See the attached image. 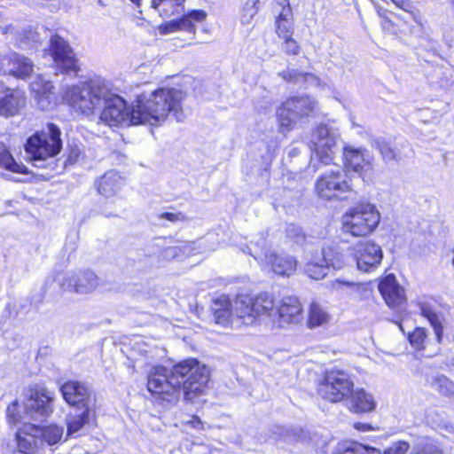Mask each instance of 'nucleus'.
I'll return each instance as SVG.
<instances>
[{"label":"nucleus","instance_id":"f257e3e1","mask_svg":"<svg viewBox=\"0 0 454 454\" xmlns=\"http://www.w3.org/2000/svg\"><path fill=\"white\" fill-rule=\"evenodd\" d=\"M208 380V369L196 359H187L170 370L161 366L153 367L148 375L147 388L168 403L176 402L182 389L184 398L192 401L203 393Z\"/></svg>","mask_w":454,"mask_h":454},{"label":"nucleus","instance_id":"f03ea898","mask_svg":"<svg viewBox=\"0 0 454 454\" xmlns=\"http://www.w3.org/2000/svg\"><path fill=\"white\" fill-rule=\"evenodd\" d=\"M274 298L264 293L257 296L238 294L231 301L222 294L212 300L211 310L215 324L232 328L253 325L262 315H270Z\"/></svg>","mask_w":454,"mask_h":454},{"label":"nucleus","instance_id":"603ef678","mask_svg":"<svg viewBox=\"0 0 454 454\" xmlns=\"http://www.w3.org/2000/svg\"><path fill=\"white\" fill-rule=\"evenodd\" d=\"M279 75L286 81L297 82L301 76V74L295 70H289L279 73Z\"/></svg>","mask_w":454,"mask_h":454},{"label":"nucleus","instance_id":"5701e85b","mask_svg":"<svg viewBox=\"0 0 454 454\" xmlns=\"http://www.w3.org/2000/svg\"><path fill=\"white\" fill-rule=\"evenodd\" d=\"M4 70L10 75L16 78L25 79L34 70L33 62L27 57L12 52L4 59Z\"/></svg>","mask_w":454,"mask_h":454},{"label":"nucleus","instance_id":"6e6552de","mask_svg":"<svg viewBox=\"0 0 454 454\" xmlns=\"http://www.w3.org/2000/svg\"><path fill=\"white\" fill-rule=\"evenodd\" d=\"M61 132L58 126L49 123L45 129L29 137L25 145L33 160H45L57 155L62 148Z\"/></svg>","mask_w":454,"mask_h":454},{"label":"nucleus","instance_id":"a878e982","mask_svg":"<svg viewBox=\"0 0 454 454\" xmlns=\"http://www.w3.org/2000/svg\"><path fill=\"white\" fill-rule=\"evenodd\" d=\"M347 401L349 410L356 413L369 412L376 407L373 396L363 388H353Z\"/></svg>","mask_w":454,"mask_h":454},{"label":"nucleus","instance_id":"58836bf2","mask_svg":"<svg viewBox=\"0 0 454 454\" xmlns=\"http://www.w3.org/2000/svg\"><path fill=\"white\" fill-rule=\"evenodd\" d=\"M411 454H442V451L434 441L421 437L417 440Z\"/></svg>","mask_w":454,"mask_h":454},{"label":"nucleus","instance_id":"864d4df0","mask_svg":"<svg viewBox=\"0 0 454 454\" xmlns=\"http://www.w3.org/2000/svg\"><path fill=\"white\" fill-rule=\"evenodd\" d=\"M81 151L77 147H72L69 150V153L67 154V162L69 164H74L76 162L80 156Z\"/></svg>","mask_w":454,"mask_h":454},{"label":"nucleus","instance_id":"a19ab883","mask_svg":"<svg viewBox=\"0 0 454 454\" xmlns=\"http://www.w3.org/2000/svg\"><path fill=\"white\" fill-rule=\"evenodd\" d=\"M411 345L417 350H422L426 348L427 340V331L424 327H416L408 335Z\"/></svg>","mask_w":454,"mask_h":454},{"label":"nucleus","instance_id":"473e14b6","mask_svg":"<svg viewBox=\"0 0 454 454\" xmlns=\"http://www.w3.org/2000/svg\"><path fill=\"white\" fill-rule=\"evenodd\" d=\"M430 387L443 396L454 395V382L443 374H434L427 378Z\"/></svg>","mask_w":454,"mask_h":454},{"label":"nucleus","instance_id":"4c0bfd02","mask_svg":"<svg viewBox=\"0 0 454 454\" xmlns=\"http://www.w3.org/2000/svg\"><path fill=\"white\" fill-rule=\"evenodd\" d=\"M325 441L317 434L306 432V440L303 441L302 450L306 453H318L325 448Z\"/></svg>","mask_w":454,"mask_h":454},{"label":"nucleus","instance_id":"69168bd1","mask_svg":"<svg viewBox=\"0 0 454 454\" xmlns=\"http://www.w3.org/2000/svg\"><path fill=\"white\" fill-rule=\"evenodd\" d=\"M403 142V141H401V142L397 143V144L395 145V147H393V148H394L397 153H398V152H402V153H403V152H405V149H403V148L401 147V145H400Z\"/></svg>","mask_w":454,"mask_h":454},{"label":"nucleus","instance_id":"5fc2aeb1","mask_svg":"<svg viewBox=\"0 0 454 454\" xmlns=\"http://www.w3.org/2000/svg\"><path fill=\"white\" fill-rule=\"evenodd\" d=\"M133 349L135 352H137L139 355L145 356H147L148 354L151 352L150 350H148L145 343L139 342V341H137L134 344Z\"/></svg>","mask_w":454,"mask_h":454},{"label":"nucleus","instance_id":"13d9d810","mask_svg":"<svg viewBox=\"0 0 454 454\" xmlns=\"http://www.w3.org/2000/svg\"><path fill=\"white\" fill-rule=\"evenodd\" d=\"M397 7L408 11L411 7V4L408 0H391Z\"/></svg>","mask_w":454,"mask_h":454},{"label":"nucleus","instance_id":"c9c22d12","mask_svg":"<svg viewBox=\"0 0 454 454\" xmlns=\"http://www.w3.org/2000/svg\"><path fill=\"white\" fill-rule=\"evenodd\" d=\"M0 168L14 173H26L27 168L15 161L7 146L0 143Z\"/></svg>","mask_w":454,"mask_h":454},{"label":"nucleus","instance_id":"4d7b16f0","mask_svg":"<svg viewBox=\"0 0 454 454\" xmlns=\"http://www.w3.org/2000/svg\"><path fill=\"white\" fill-rule=\"evenodd\" d=\"M275 3L282 8L281 12L291 14V8L288 0H274Z\"/></svg>","mask_w":454,"mask_h":454},{"label":"nucleus","instance_id":"412c9836","mask_svg":"<svg viewBox=\"0 0 454 454\" xmlns=\"http://www.w3.org/2000/svg\"><path fill=\"white\" fill-rule=\"evenodd\" d=\"M343 155L347 165L356 173L368 172L372 168V156L365 149L346 146Z\"/></svg>","mask_w":454,"mask_h":454},{"label":"nucleus","instance_id":"a18cd8bd","mask_svg":"<svg viewBox=\"0 0 454 454\" xmlns=\"http://www.w3.org/2000/svg\"><path fill=\"white\" fill-rule=\"evenodd\" d=\"M306 440V432L303 430L290 429L286 431L285 441L302 450L303 441Z\"/></svg>","mask_w":454,"mask_h":454},{"label":"nucleus","instance_id":"680f3d73","mask_svg":"<svg viewBox=\"0 0 454 454\" xmlns=\"http://www.w3.org/2000/svg\"><path fill=\"white\" fill-rule=\"evenodd\" d=\"M363 454H381V452L378 449L364 446V451Z\"/></svg>","mask_w":454,"mask_h":454},{"label":"nucleus","instance_id":"09e8293b","mask_svg":"<svg viewBox=\"0 0 454 454\" xmlns=\"http://www.w3.org/2000/svg\"><path fill=\"white\" fill-rule=\"evenodd\" d=\"M19 408L20 406L17 401L12 403L7 407V418L12 424L21 423L24 419L23 415L20 413Z\"/></svg>","mask_w":454,"mask_h":454},{"label":"nucleus","instance_id":"0e129e2a","mask_svg":"<svg viewBox=\"0 0 454 454\" xmlns=\"http://www.w3.org/2000/svg\"><path fill=\"white\" fill-rule=\"evenodd\" d=\"M189 423L192 424V426L194 427V428H200L201 427V421L199 418L197 417H193L191 421H189Z\"/></svg>","mask_w":454,"mask_h":454},{"label":"nucleus","instance_id":"2eb2a0df","mask_svg":"<svg viewBox=\"0 0 454 454\" xmlns=\"http://www.w3.org/2000/svg\"><path fill=\"white\" fill-rule=\"evenodd\" d=\"M46 51L52 58L56 67L61 73H77L80 70L75 53L68 42L59 35L51 37L49 49Z\"/></svg>","mask_w":454,"mask_h":454},{"label":"nucleus","instance_id":"8fccbe9b","mask_svg":"<svg viewBox=\"0 0 454 454\" xmlns=\"http://www.w3.org/2000/svg\"><path fill=\"white\" fill-rule=\"evenodd\" d=\"M409 449L410 444L407 442L398 441L388 447L385 451V454H407Z\"/></svg>","mask_w":454,"mask_h":454},{"label":"nucleus","instance_id":"dca6fc26","mask_svg":"<svg viewBox=\"0 0 454 454\" xmlns=\"http://www.w3.org/2000/svg\"><path fill=\"white\" fill-rule=\"evenodd\" d=\"M99 286L100 280L98 277L90 270L67 274L60 281V286L63 290L80 294H91Z\"/></svg>","mask_w":454,"mask_h":454},{"label":"nucleus","instance_id":"338daca9","mask_svg":"<svg viewBox=\"0 0 454 454\" xmlns=\"http://www.w3.org/2000/svg\"><path fill=\"white\" fill-rule=\"evenodd\" d=\"M133 4H135L137 7L141 5L142 0H130Z\"/></svg>","mask_w":454,"mask_h":454},{"label":"nucleus","instance_id":"0eeeda50","mask_svg":"<svg viewBox=\"0 0 454 454\" xmlns=\"http://www.w3.org/2000/svg\"><path fill=\"white\" fill-rule=\"evenodd\" d=\"M345 264V254L337 244L325 245L321 250L308 254L303 270L312 279L324 278L329 267L341 269Z\"/></svg>","mask_w":454,"mask_h":454},{"label":"nucleus","instance_id":"39448f33","mask_svg":"<svg viewBox=\"0 0 454 454\" xmlns=\"http://www.w3.org/2000/svg\"><path fill=\"white\" fill-rule=\"evenodd\" d=\"M380 222V213L376 206L361 201L349 207L341 216V231L353 237L371 234Z\"/></svg>","mask_w":454,"mask_h":454},{"label":"nucleus","instance_id":"20e7f679","mask_svg":"<svg viewBox=\"0 0 454 454\" xmlns=\"http://www.w3.org/2000/svg\"><path fill=\"white\" fill-rule=\"evenodd\" d=\"M109 87V82L100 77L79 82L65 88L63 99L74 112L90 117L103 106Z\"/></svg>","mask_w":454,"mask_h":454},{"label":"nucleus","instance_id":"bf43d9fd","mask_svg":"<svg viewBox=\"0 0 454 454\" xmlns=\"http://www.w3.org/2000/svg\"><path fill=\"white\" fill-rule=\"evenodd\" d=\"M446 330V338L450 340H454V325L450 326H443V330Z\"/></svg>","mask_w":454,"mask_h":454},{"label":"nucleus","instance_id":"774afa93","mask_svg":"<svg viewBox=\"0 0 454 454\" xmlns=\"http://www.w3.org/2000/svg\"><path fill=\"white\" fill-rule=\"evenodd\" d=\"M12 454H23V453H21L20 451H14L13 450Z\"/></svg>","mask_w":454,"mask_h":454},{"label":"nucleus","instance_id":"393cba45","mask_svg":"<svg viewBox=\"0 0 454 454\" xmlns=\"http://www.w3.org/2000/svg\"><path fill=\"white\" fill-rule=\"evenodd\" d=\"M123 185V178L115 171L106 172L96 183L98 193L106 198L116 196Z\"/></svg>","mask_w":454,"mask_h":454},{"label":"nucleus","instance_id":"f8f14e48","mask_svg":"<svg viewBox=\"0 0 454 454\" xmlns=\"http://www.w3.org/2000/svg\"><path fill=\"white\" fill-rule=\"evenodd\" d=\"M337 140V132L326 125H320L313 131L310 145L313 168H318L316 161L324 165L333 162L336 153Z\"/></svg>","mask_w":454,"mask_h":454},{"label":"nucleus","instance_id":"423d86ee","mask_svg":"<svg viewBox=\"0 0 454 454\" xmlns=\"http://www.w3.org/2000/svg\"><path fill=\"white\" fill-rule=\"evenodd\" d=\"M138 110V98L136 104L128 106L126 101L112 91L105 97L99 119L110 127H129L130 125L144 124L142 114Z\"/></svg>","mask_w":454,"mask_h":454},{"label":"nucleus","instance_id":"c03bdc74","mask_svg":"<svg viewBox=\"0 0 454 454\" xmlns=\"http://www.w3.org/2000/svg\"><path fill=\"white\" fill-rule=\"evenodd\" d=\"M364 445L356 442H346L337 445L334 454H363Z\"/></svg>","mask_w":454,"mask_h":454},{"label":"nucleus","instance_id":"37998d69","mask_svg":"<svg viewBox=\"0 0 454 454\" xmlns=\"http://www.w3.org/2000/svg\"><path fill=\"white\" fill-rule=\"evenodd\" d=\"M288 16H290V14L280 12L276 20V31L278 35L282 39L290 37L293 35L291 27L286 24Z\"/></svg>","mask_w":454,"mask_h":454},{"label":"nucleus","instance_id":"c756f323","mask_svg":"<svg viewBox=\"0 0 454 454\" xmlns=\"http://www.w3.org/2000/svg\"><path fill=\"white\" fill-rule=\"evenodd\" d=\"M28 426L31 425H25L23 431L18 434V450L15 451H20L23 454H34L42 447L37 433L33 432L27 427Z\"/></svg>","mask_w":454,"mask_h":454},{"label":"nucleus","instance_id":"3c124183","mask_svg":"<svg viewBox=\"0 0 454 454\" xmlns=\"http://www.w3.org/2000/svg\"><path fill=\"white\" fill-rule=\"evenodd\" d=\"M284 41L282 49L286 54L297 55L299 53L300 46L292 36L285 38Z\"/></svg>","mask_w":454,"mask_h":454},{"label":"nucleus","instance_id":"9d476101","mask_svg":"<svg viewBox=\"0 0 454 454\" xmlns=\"http://www.w3.org/2000/svg\"><path fill=\"white\" fill-rule=\"evenodd\" d=\"M354 382L346 371L333 367L326 370L319 380L318 394L331 403H340L348 400L352 394Z\"/></svg>","mask_w":454,"mask_h":454},{"label":"nucleus","instance_id":"b1692460","mask_svg":"<svg viewBox=\"0 0 454 454\" xmlns=\"http://www.w3.org/2000/svg\"><path fill=\"white\" fill-rule=\"evenodd\" d=\"M420 315L426 317L433 327L435 339L440 344L443 337V325L442 314L439 312L436 303L433 300L422 299L418 301Z\"/></svg>","mask_w":454,"mask_h":454},{"label":"nucleus","instance_id":"e2e57ef3","mask_svg":"<svg viewBox=\"0 0 454 454\" xmlns=\"http://www.w3.org/2000/svg\"><path fill=\"white\" fill-rule=\"evenodd\" d=\"M355 427L357 430H361V431H369L372 428V427L370 425H368V424H362V423H356L355 425Z\"/></svg>","mask_w":454,"mask_h":454},{"label":"nucleus","instance_id":"7c9ffc66","mask_svg":"<svg viewBox=\"0 0 454 454\" xmlns=\"http://www.w3.org/2000/svg\"><path fill=\"white\" fill-rule=\"evenodd\" d=\"M91 408L82 409L80 413H70L66 418L67 436L74 437L82 432L83 427L90 422Z\"/></svg>","mask_w":454,"mask_h":454},{"label":"nucleus","instance_id":"9b49d317","mask_svg":"<svg viewBox=\"0 0 454 454\" xmlns=\"http://www.w3.org/2000/svg\"><path fill=\"white\" fill-rule=\"evenodd\" d=\"M245 253L250 254L255 260L264 262L266 265L270 266L271 270L279 276L289 277L293 275L297 269L296 259L285 253H268L267 240L261 235L254 244V248L247 246Z\"/></svg>","mask_w":454,"mask_h":454},{"label":"nucleus","instance_id":"72a5a7b5","mask_svg":"<svg viewBox=\"0 0 454 454\" xmlns=\"http://www.w3.org/2000/svg\"><path fill=\"white\" fill-rule=\"evenodd\" d=\"M329 289L333 292L339 294H345L347 295H353L356 293H360L364 289L365 285L363 283H356L353 281H346L337 278L329 282Z\"/></svg>","mask_w":454,"mask_h":454},{"label":"nucleus","instance_id":"6e6d98bb","mask_svg":"<svg viewBox=\"0 0 454 454\" xmlns=\"http://www.w3.org/2000/svg\"><path fill=\"white\" fill-rule=\"evenodd\" d=\"M162 218H165L168 221L175 222L177 220H182L184 218L183 215L181 213H164L161 215Z\"/></svg>","mask_w":454,"mask_h":454},{"label":"nucleus","instance_id":"79ce46f5","mask_svg":"<svg viewBox=\"0 0 454 454\" xmlns=\"http://www.w3.org/2000/svg\"><path fill=\"white\" fill-rule=\"evenodd\" d=\"M191 245L188 243L180 246H174L165 248L162 251V256L167 260L179 259L183 255H189Z\"/></svg>","mask_w":454,"mask_h":454},{"label":"nucleus","instance_id":"c85d7f7f","mask_svg":"<svg viewBox=\"0 0 454 454\" xmlns=\"http://www.w3.org/2000/svg\"><path fill=\"white\" fill-rule=\"evenodd\" d=\"M33 432L37 433L40 440V445H55L61 442L64 436V427L59 425L51 424L43 427L28 426Z\"/></svg>","mask_w":454,"mask_h":454},{"label":"nucleus","instance_id":"f3484780","mask_svg":"<svg viewBox=\"0 0 454 454\" xmlns=\"http://www.w3.org/2000/svg\"><path fill=\"white\" fill-rule=\"evenodd\" d=\"M64 400L71 406H81L82 409L91 408L93 395L90 388L81 381L69 380L60 387Z\"/></svg>","mask_w":454,"mask_h":454},{"label":"nucleus","instance_id":"e433bc0d","mask_svg":"<svg viewBox=\"0 0 454 454\" xmlns=\"http://www.w3.org/2000/svg\"><path fill=\"white\" fill-rule=\"evenodd\" d=\"M330 314L319 304L313 302L309 306L308 325L310 328L326 325L330 320Z\"/></svg>","mask_w":454,"mask_h":454},{"label":"nucleus","instance_id":"a211bd4d","mask_svg":"<svg viewBox=\"0 0 454 454\" xmlns=\"http://www.w3.org/2000/svg\"><path fill=\"white\" fill-rule=\"evenodd\" d=\"M353 254L358 270L368 272L381 262L383 253L380 246L372 242L357 244L353 248Z\"/></svg>","mask_w":454,"mask_h":454},{"label":"nucleus","instance_id":"ea45409f","mask_svg":"<svg viewBox=\"0 0 454 454\" xmlns=\"http://www.w3.org/2000/svg\"><path fill=\"white\" fill-rule=\"evenodd\" d=\"M427 422L435 429L439 431H445L450 434H454V426L449 422L442 415L434 412L427 416Z\"/></svg>","mask_w":454,"mask_h":454},{"label":"nucleus","instance_id":"cd10ccee","mask_svg":"<svg viewBox=\"0 0 454 454\" xmlns=\"http://www.w3.org/2000/svg\"><path fill=\"white\" fill-rule=\"evenodd\" d=\"M31 91L38 98V104L43 110L48 109L51 103V95L52 94L53 85L51 82L46 80L43 75H36L30 83Z\"/></svg>","mask_w":454,"mask_h":454},{"label":"nucleus","instance_id":"bb28decb","mask_svg":"<svg viewBox=\"0 0 454 454\" xmlns=\"http://www.w3.org/2000/svg\"><path fill=\"white\" fill-rule=\"evenodd\" d=\"M302 311L301 305L297 298L285 297L278 309V314L281 323L290 324L299 321Z\"/></svg>","mask_w":454,"mask_h":454},{"label":"nucleus","instance_id":"7ed1b4c3","mask_svg":"<svg viewBox=\"0 0 454 454\" xmlns=\"http://www.w3.org/2000/svg\"><path fill=\"white\" fill-rule=\"evenodd\" d=\"M185 93L176 88H160L149 96H138V110L143 123L160 125L169 117L176 121L185 119L184 101Z\"/></svg>","mask_w":454,"mask_h":454},{"label":"nucleus","instance_id":"ddd939ff","mask_svg":"<svg viewBox=\"0 0 454 454\" xmlns=\"http://www.w3.org/2000/svg\"><path fill=\"white\" fill-rule=\"evenodd\" d=\"M352 184L347 172L340 167L319 176L316 182L317 194L326 200L334 198H346L344 194L352 192Z\"/></svg>","mask_w":454,"mask_h":454},{"label":"nucleus","instance_id":"6ab92c4d","mask_svg":"<svg viewBox=\"0 0 454 454\" xmlns=\"http://www.w3.org/2000/svg\"><path fill=\"white\" fill-rule=\"evenodd\" d=\"M24 92L0 84V115L13 116L25 106Z\"/></svg>","mask_w":454,"mask_h":454},{"label":"nucleus","instance_id":"4be33fe9","mask_svg":"<svg viewBox=\"0 0 454 454\" xmlns=\"http://www.w3.org/2000/svg\"><path fill=\"white\" fill-rule=\"evenodd\" d=\"M206 18L203 11H193L178 20H170L160 26L159 31L161 35H168L176 31H187L195 33L193 21H202Z\"/></svg>","mask_w":454,"mask_h":454},{"label":"nucleus","instance_id":"2f4dec72","mask_svg":"<svg viewBox=\"0 0 454 454\" xmlns=\"http://www.w3.org/2000/svg\"><path fill=\"white\" fill-rule=\"evenodd\" d=\"M378 149L380 150L382 158L386 161H401L406 158H408L411 153V148L409 143L405 140L400 145L403 149H405V152H396L389 144L386 142H377Z\"/></svg>","mask_w":454,"mask_h":454},{"label":"nucleus","instance_id":"052dcab7","mask_svg":"<svg viewBox=\"0 0 454 454\" xmlns=\"http://www.w3.org/2000/svg\"><path fill=\"white\" fill-rule=\"evenodd\" d=\"M291 231H294V232H295L294 236L296 237V241H297V242H298V241H300V240L301 239V238H302V237H301V231H300V230H299V229H296V228H294V227L288 229V230H287V233H288V235H289L290 237H292V236H291Z\"/></svg>","mask_w":454,"mask_h":454},{"label":"nucleus","instance_id":"aec40b11","mask_svg":"<svg viewBox=\"0 0 454 454\" xmlns=\"http://www.w3.org/2000/svg\"><path fill=\"white\" fill-rule=\"evenodd\" d=\"M379 291L392 309H400L406 301L403 288L398 285L393 275H387L380 281Z\"/></svg>","mask_w":454,"mask_h":454},{"label":"nucleus","instance_id":"49530a36","mask_svg":"<svg viewBox=\"0 0 454 454\" xmlns=\"http://www.w3.org/2000/svg\"><path fill=\"white\" fill-rule=\"evenodd\" d=\"M259 0H247L243 8L242 21L249 23L259 10Z\"/></svg>","mask_w":454,"mask_h":454},{"label":"nucleus","instance_id":"1a4fd4ad","mask_svg":"<svg viewBox=\"0 0 454 454\" xmlns=\"http://www.w3.org/2000/svg\"><path fill=\"white\" fill-rule=\"evenodd\" d=\"M317 108V102L309 96L292 97L285 100L276 111L279 130L289 132L298 121L309 117Z\"/></svg>","mask_w":454,"mask_h":454},{"label":"nucleus","instance_id":"f704fd0d","mask_svg":"<svg viewBox=\"0 0 454 454\" xmlns=\"http://www.w3.org/2000/svg\"><path fill=\"white\" fill-rule=\"evenodd\" d=\"M184 2V0H152L151 6L160 15L171 16L183 11Z\"/></svg>","mask_w":454,"mask_h":454},{"label":"nucleus","instance_id":"de8ad7c7","mask_svg":"<svg viewBox=\"0 0 454 454\" xmlns=\"http://www.w3.org/2000/svg\"><path fill=\"white\" fill-rule=\"evenodd\" d=\"M1 31L4 35H7L11 41L17 43L22 40V31L13 24H7L1 27Z\"/></svg>","mask_w":454,"mask_h":454},{"label":"nucleus","instance_id":"4468645a","mask_svg":"<svg viewBox=\"0 0 454 454\" xmlns=\"http://www.w3.org/2000/svg\"><path fill=\"white\" fill-rule=\"evenodd\" d=\"M55 394L44 387L35 386L27 390L24 402V415L32 419H43L53 412Z\"/></svg>","mask_w":454,"mask_h":454}]
</instances>
